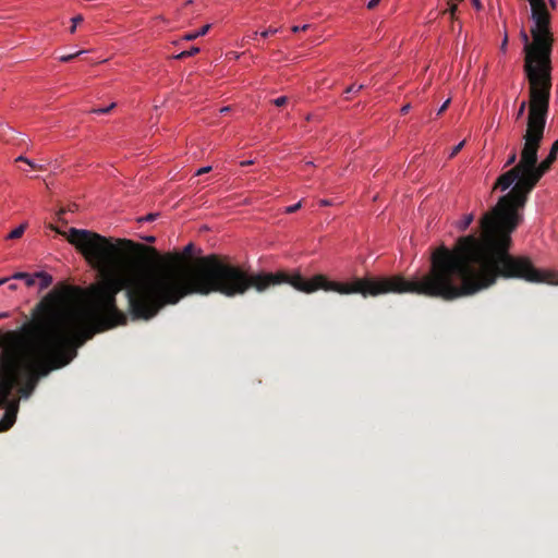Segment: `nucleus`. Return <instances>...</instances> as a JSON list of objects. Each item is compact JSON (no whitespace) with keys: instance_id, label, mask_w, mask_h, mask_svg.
I'll return each mask as SVG.
<instances>
[{"instance_id":"obj_28","label":"nucleus","mask_w":558,"mask_h":558,"mask_svg":"<svg viewBox=\"0 0 558 558\" xmlns=\"http://www.w3.org/2000/svg\"><path fill=\"white\" fill-rule=\"evenodd\" d=\"M449 102H450V99H447V100L441 105V107L439 108V110H438V113H437V114H441V113L447 109V107H448Z\"/></svg>"},{"instance_id":"obj_3","label":"nucleus","mask_w":558,"mask_h":558,"mask_svg":"<svg viewBox=\"0 0 558 558\" xmlns=\"http://www.w3.org/2000/svg\"><path fill=\"white\" fill-rule=\"evenodd\" d=\"M527 126L523 135L524 145L519 162L498 177L495 189L508 194L499 198L489 209H521L527 195L542 177L550 169L558 154V140L554 142L548 156L537 162V153L544 137L546 119L549 110L550 90L529 93Z\"/></svg>"},{"instance_id":"obj_26","label":"nucleus","mask_w":558,"mask_h":558,"mask_svg":"<svg viewBox=\"0 0 558 558\" xmlns=\"http://www.w3.org/2000/svg\"><path fill=\"white\" fill-rule=\"evenodd\" d=\"M379 2H380V0H369L367 3V9L372 10V9L376 8Z\"/></svg>"},{"instance_id":"obj_25","label":"nucleus","mask_w":558,"mask_h":558,"mask_svg":"<svg viewBox=\"0 0 558 558\" xmlns=\"http://www.w3.org/2000/svg\"><path fill=\"white\" fill-rule=\"evenodd\" d=\"M211 170V167L210 166H206V167H202L199 168L197 171H196V175H201V174H204V173H207Z\"/></svg>"},{"instance_id":"obj_14","label":"nucleus","mask_w":558,"mask_h":558,"mask_svg":"<svg viewBox=\"0 0 558 558\" xmlns=\"http://www.w3.org/2000/svg\"><path fill=\"white\" fill-rule=\"evenodd\" d=\"M83 52H84V50H80L75 53L60 56L59 60H60V62H70L71 60H73L75 57L82 54Z\"/></svg>"},{"instance_id":"obj_15","label":"nucleus","mask_w":558,"mask_h":558,"mask_svg":"<svg viewBox=\"0 0 558 558\" xmlns=\"http://www.w3.org/2000/svg\"><path fill=\"white\" fill-rule=\"evenodd\" d=\"M464 144H465V141H461L459 144H457L451 149V151L449 154V158L451 159V158L456 157L460 153V150L463 148Z\"/></svg>"},{"instance_id":"obj_6","label":"nucleus","mask_w":558,"mask_h":558,"mask_svg":"<svg viewBox=\"0 0 558 558\" xmlns=\"http://www.w3.org/2000/svg\"><path fill=\"white\" fill-rule=\"evenodd\" d=\"M39 279V291H44L52 284L53 278L51 275L45 271L35 272V280Z\"/></svg>"},{"instance_id":"obj_2","label":"nucleus","mask_w":558,"mask_h":558,"mask_svg":"<svg viewBox=\"0 0 558 558\" xmlns=\"http://www.w3.org/2000/svg\"><path fill=\"white\" fill-rule=\"evenodd\" d=\"M31 316L20 330L0 329V432L14 425L20 400L29 398L41 378L70 364L94 336L65 287L49 291Z\"/></svg>"},{"instance_id":"obj_31","label":"nucleus","mask_w":558,"mask_h":558,"mask_svg":"<svg viewBox=\"0 0 558 558\" xmlns=\"http://www.w3.org/2000/svg\"><path fill=\"white\" fill-rule=\"evenodd\" d=\"M228 111H230V107H222V108L220 109V113H226V112H228Z\"/></svg>"},{"instance_id":"obj_18","label":"nucleus","mask_w":558,"mask_h":558,"mask_svg":"<svg viewBox=\"0 0 558 558\" xmlns=\"http://www.w3.org/2000/svg\"><path fill=\"white\" fill-rule=\"evenodd\" d=\"M288 101V98L286 96H280L274 100V105L276 107H282Z\"/></svg>"},{"instance_id":"obj_23","label":"nucleus","mask_w":558,"mask_h":558,"mask_svg":"<svg viewBox=\"0 0 558 558\" xmlns=\"http://www.w3.org/2000/svg\"><path fill=\"white\" fill-rule=\"evenodd\" d=\"M198 37V34L196 32L187 33L183 36V39L185 40H194Z\"/></svg>"},{"instance_id":"obj_17","label":"nucleus","mask_w":558,"mask_h":558,"mask_svg":"<svg viewBox=\"0 0 558 558\" xmlns=\"http://www.w3.org/2000/svg\"><path fill=\"white\" fill-rule=\"evenodd\" d=\"M279 32V28H274V27H269L265 31H263L259 35L263 37V38H267L268 36H271V35H275Z\"/></svg>"},{"instance_id":"obj_13","label":"nucleus","mask_w":558,"mask_h":558,"mask_svg":"<svg viewBox=\"0 0 558 558\" xmlns=\"http://www.w3.org/2000/svg\"><path fill=\"white\" fill-rule=\"evenodd\" d=\"M158 216H159L158 213L150 211L145 217L137 218V221L138 222H144V221L151 222V221H155L158 218Z\"/></svg>"},{"instance_id":"obj_24","label":"nucleus","mask_w":558,"mask_h":558,"mask_svg":"<svg viewBox=\"0 0 558 558\" xmlns=\"http://www.w3.org/2000/svg\"><path fill=\"white\" fill-rule=\"evenodd\" d=\"M308 27H310V25H308V24H304V25H302V26H298V25H295V26H293L291 29H292V32H293V33H298V32H300V31H306Z\"/></svg>"},{"instance_id":"obj_11","label":"nucleus","mask_w":558,"mask_h":558,"mask_svg":"<svg viewBox=\"0 0 558 558\" xmlns=\"http://www.w3.org/2000/svg\"><path fill=\"white\" fill-rule=\"evenodd\" d=\"M473 219H474V217L472 214L465 215L464 218L459 222L458 228L460 230H465L471 225Z\"/></svg>"},{"instance_id":"obj_19","label":"nucleus","mask_w":558,"mask_h":558,"mask_svg":"<svg viewBox=\"0 0 558 558\" xmlns=\"http://www.w3.org/2000/svg\"><path fill=\"white\" fill-rule=\"evenodd\" d=\"M457 9H458V5H457L456 3H450V2H449V8H448V10H446L444 13H447V12H448V13L450 14L451 19H453V16H454V14H456Z\"/></svg>"},{"instance_id":"obj_12","label":"nucleus","mask_w":558,"mask_h":558,"mask_svg":"<svg viewBox=\"0 0 558 558\" xmlns=\"http://www.w3.org/2000/svg\"><path fill=\"white\" fill-rule=\"evenodd\" d=\"M364 88V85L363 84H351L350 86H348L344 90V94L345 95H350V94H357L359 92H361L362 89Z\"/></svg>"},{"instance_id":"obj_29","label":"nucleus","mask_w":558,"mask_h":558,"mask_svg":"<svg viewBox=\"0 0 558 558\" xmlns=\"http://www.w3.org/2000/svg\"><path fill=\"white\" fill-rule=\"evenodd\" d=\"M71 21H72L73 24L77 25L81 22H83V16L82 15H76V16L72 17Z\"/></svg>"},{"instance_id":"obj_9","label":"nucleus","mask_w":558,"mask_h":558,"mask_svg":"<svg viewBox=\"0 0 558 558\" xmlns=\"http://www.w3.org/2000/svg\"><path fill=\"white\" fill-rule=\"evenodd\" d=\"M15 161L17 162H25L31 169L33 170H43V166H39V165H36L33 160L24 157V156H19Z\"/></svg>"},{"instance_id":"obj_4","label":"nucleus","mask_w":558,"mask_h":558,"mask_svg":"<svg viewBox=\"0 0 558 558\" xmlns=\"http://www.w3.org/2000/svg\"><path fill=\"white\" fill-rule=\"evenodd\" d=\"M531 28L533 44L525 45L524 73L529 81V93L551 90V49L553 34L550 32V14L544 0H531ZM523 39L527 43L526 34Z\"/></svg>"},{"instance_id":"obj_27","label":"nucleus","mask_w":558,"mask_h":558,"mask_svg":"<svg viewBox=\"0 0 558 558\" xmlns=\"http://www.w3.org/2000/svg\"><path fill=\"white\" fill-rule=\"evenodd\" d=\"M410 109H411V105H410V104H405V105H403V106L401 107V109H400V113H401V114H407V113L410 111Z\"/></svg>"},{"instance_id":"obj_22","label":"nucleus","mask_w":558,"mask_h":558,"mask_svg":"<svg viewBox=\"0 0 558 558\" xmlns=\"http://www.w3.org/2000/svg\"><path fill=\"white\" fill-rule=\"evenodd\" d=\"M113 107H114V104H111L109 107L94 109L93 111H94V112H96V113H107V112H109Z\"/></svg>"},{"instance_id":"obj_30","label":"nucleus","mask_w":558,"mask_h":558,"mask_svg":"<svg viewBox=\"0 0 558 558\" xmlns=\"http://www.w3.org/2000/svg\"><path fill=\"white\" fill-rule=\"evenodd\" d=\"M472 3L477 10L482 8V3L480 0H472Z\"/></svg>"},{"instance_id":"obj_34","label":"nucleus","mask_w":558,"mask_h":558,"mask_svg":"<svg viewBox=\"0 0 558 558\" xmlns=\"http://www.w3.org/2000/svg\"><path fill=\"white\" fill-rule=\"evenodd\" d=\"M8 281H9V278H1L0 279V286L4 284Z\"/></svg>"},{"instance_id":"obj_37","label":"nucleus","mask_w":558,"mask_h":558,"mask_svg":"<svg viewBox=\"0 0 558 558\" xmlns=\"http://www.w3.org/2000/svg\"><path fill=\"white\" fill-rule=\"evenodd\" d=\"M76 26H77V25L73 24V25L71 26V28H70V32H71V33H74V32H75V29H76Z\"/></svg>"},{"instance_id":"obj_21","label":"nucleus","mask_w":558,"mask_h":558,"mask_svg":"<svg viewBox=\"0 0 558 558\" xmlns=\"http://www.w3.org/2000/svg\"><path fill=\"white\" fill-rule=\"evenodd\" d=\"M210 24H206L204 26H202L198 31H196V33L198 34V37L199 36H204L207 34V32L210 29Z\"/></svg>"},{"instance_id":"obj_1","label":"nucleus","mask_w":558,"mask_h":558,"mask_svg":"<svg viewBox=\"0 0 558 558\" xmlns=\"http://www.w3.org/2000/svg\"><path fill=\"white\" fill-rule=\"evenodd\" d=\"M52 229L104 275L102 281L92 289V311H83L74 304L94 335L126 323L128 316L118 308L116 299L122 290H125L129 313L134 320H149L167 305H175L191 294L220 293L232 298L250 289L263 293L281 284H289L306 294L317 290L339 294L359 293L364 298L407 293V279L402 276L365 277L339 282L330 281L324 275L306 279L299 271L250 274L236 265L223 262L216 254L183 264L194 253L193 243H189L182 253L162 257L155 247L132 240L118 239L113 243L111 239L88 230L58 226ZM65 288L70 289L75 303L73 288Z\"/></svg>"},{"instance_id":"obj_36","label":"nucleus","mask_w":558,"mask_h":558,"mask_svg":"<svg viewBox=\"0 0 558 558\" xmlns=\"http://www.w3.org/2000/svg\"><path fill=\"white\" fill-rule=\"evenodd\" d=\"M9 316V313L4 312V313H0V318H5Z\"/></svg>"},{"instance_id":"obj_35","label":"nucleus","mask_w":558,"mask_h":558,"mask_svg":"<svg viewBox=\"0 0 558 558\" xmlns=\"http://www.w3.org/2000/svg\"><path fill=\"white\" fill-rule=\"evenodd\" d=\"M145 240L148 241V242H154L155 241V236L150 235V236H147Z\"/></svg>"},{"instance_id":"obj_16","label":"nucleus","mask_w":558,"mask_h":558,"mask_svg":"<svg viewBox=\"0 0 558 558\" xmlns=\"http://www.w3.org/2000/svg\"><path fill=\"white\" fill-rule=\"evenodd\" d=\"M517 158H518L517 150H515V149H512V151H511V154L509 155V157H508L507 161L505 162L504 168H507V167L512 166V165L515 162Z\"/></svg>"},{"instance_id":"obj_8","label":"nucleus","mask_w":558,"mask_h":558,"mask_svg":"<svg viewBox=\"0 0 558 558\" xmlns=\"http://www.w3.org/2000/svg\"><path fill=\"white\" fill-rule=\"evenodd\" d=\"M25 228H26V225L25 223H22L20 225L19 227H16L15 229H13L8 235H7V239L9 240H16V239H20L24 231H25Z\"/></svg>"},{"instance_id":"obj_20","label":"nucleus","mask_w":558,"mask_h":558,"mask_svg":"<svg viewBox=\"0 0 558 558\" xmlns=\"http://www.w3.org/2000/svg\"><path fill=\"white\" fill-rule=\"evenodd\" d=\"M525 109H526V101H522L520 104V107H519L518 112H517V119H520L524 114Z\"/></svg>"},{"instance_id":"obj_32","label":"nucleus","mask_w":558,"mask_h":558,"mask_svg":"<svg viewBox=\"0 0 558 558\" xmlns=\"http://www.w3.org/2000/svg\"><path fill=\"white\" fill-rule=\"evenodd\" d=\"M252 163H253L252 160H245V161L241 162V166H248V165H252Z\"/></svg>"},{"instance_id":"obj_7","label":"nucleus","mask_w":558,"mask_h":558,"mask_svg":"<svg viewBox=\"0 0 558 558\" xmlns=\"http://www.w3.org/2000/svg\"><path fill=\"white\" fill-rule=\"evenodd\" d=\"M8 278H9V280L10 279L23 280L27 287H33L35 284V274L31 275L28 272L17 271Z\"/></svg>"},{"instance_id":"obj_33","label":"nucleus","mask_w":558,"mask_h":558,"mask_svg":"<svg viewBox=\"0 0 558 558\" xmlns=\"http://www.w3.org/2000/svg\"><path fill=\"white\" fill-rule=\"evenodd\" d=\"M8 288H9L10 290L14 291V290H16V289H17V286H16L15 283H11V284H9V287H8Z\"/></svg>"},{"instance_id":"obj_10","label":"nucleus","mask_w":558,"mask_h":558,"mask_svg":"<svg viewBox=\"0 0 558 558\" xmlns=\"http://www.w3.org/2000/svg\"><path fill=\"white\" fill-rule=\"evenodd\" d=\"M199 52V48L198 47H192L191 49L189 50H184L182 52H180L179 54L175 56V59H185V58H190L196 53Z\"/></svg>"},{"instance_id":"obj_5","label":"nucleus","mask_w":558,"mask_h":558,"mask_svg":"<svg viewBox=\"0 0 558 558\" xmlns=\"http://www.w3.org/2000/svg\"><path fill=\"white\" fill-rule=\"evenodd\" d=\"M335 202L328 198H303L298 203L284 207V209H301L302 207H332L337 206Z\"/></svg>"}]
</instances>
